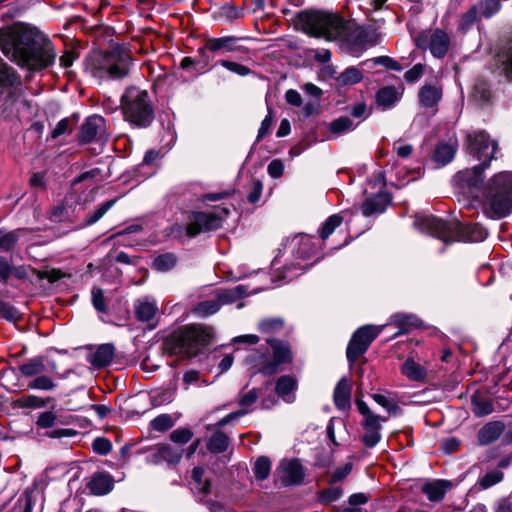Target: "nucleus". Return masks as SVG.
<instances>
[{
	"mask_svg": "<svg viewBox=\"0 0 512 512\" xmlns=\"http://www.w3.org/2000/svg\"><path fill=\"white\" fill-rule=\"evenodd\" d=\"M92 447H93L94 452H96L100 455H106L112 449V445H111L110 441H108L105 438H96L93 441Z\"/></svg>",
	"mask_w": 512,
	"mask_h": 512,
	"instance_id": "0e129e2a",
	"label": "nucleus"
},
{
	"mask_svg": "<svg viewBox=\"0 0 512 512\" xmlns=\"http://www.w3.org/2000/svg\"><path fill=\"white\" fill-rule=\"evenodd\" d=\"M121 106L125 120L132 125L144 128L151 124L154 111L147 91L128 88L121 97Z\"/></svg>",
	"mask_w": 512,
	"mask_h": 512,
	"instance_id": "0eeeda50",
	"label": "nucleus"
},
{
	"mask_svg": "<svg viewBox=\"0 0 512 512\" xmlns=\"http://www.w3.org/2000/svg\"><path fill=\"white\" fill-rule=\"evenodd\" d=\"M14 81V74L7 64L0 59V85H10Z\"/></svg>",
	"mask_w": 512,
	"mask_h": 512,
	"instance_id": "e2e57ef3",
	"label": "nucleus"
},
{
	"mask_svg": "<svg viewBox=\"0 0 512 512\" xmlns=\"http://www.w3.org/2000/svg\"><path fill=\"white\" fill-rule=\"evenodd\" d=\"M0 48L11 60L30 70H41L56 58L51 42L23 23L0 29Z\"/></svg>",
	"mask_w": 512,
	"mask_h": 512,
	"instance_id": "f257e3e1",
	"label": "nucleus"
},
{
	"mask_svg": "<svg viewBox=\"0 0 512 512\" xmlns=\"http://www.w3.org/2000/svg\"><path fill=\"white\" fill-rule=\"evenodd\" d=\"M351 383L343 377L334 389V403L338 409L345 410L350 407Z\"/></svg>",
	"mask_w": 512,
	"mask_h": 512,
	"instance_id": "5701e85b",
	"label": "nucleus"
},
{
	"mask_svg": "<svg viewBox=\"0 0 512 512\" xmlns=\"http://www.w3.org/2000/svg\"><path fill=\"white\" fill-rule=\"evenodd\" d=\"M220 64L227 70H229L237 75H240V76H246V75L250 74V72H251V70L247 66L242 65L237 62H233V61H229V60H222L220 62Z\"/></svg>",
	"mask_w": 512,
	"mask_h": 512,
	"instance_id": "4d7b16f0",
	"label": "nucleus"
},
{
	"mask_svg": "<svg viewBox=\"0 0 512 512\" xmlns=\"http://www.w3.org/2000/svg\"><path fill=\"white\" fill-rule=\"evenodd\" d=\"M452 487V483L447 480H434L425 482L421 491L427 496L432 502L441 501L446 492Z\"/></svg>",
	"mask_w": 512,
	"mask_h": 512,
	"instance_id": "a211bd4d",
	"label": "nucleus"
},
{
	"mask_svg": "<svg viewBox=\"0 0 512 512\" xmlns=\"http://www.w3.org/2000/svg\"><path fill=\"white\" fill-rule=\"evenodd\" d=\"M115 202H116V200L112 199V200H108V201L104 202L103 204H101L94 211L92 216L86 220V225H92V224L96 223L98 220H100L104 216V214L115 204Z\"/></svg>",
	"mask_w": 512,
	"mask_h": 512,
	"instance_id": "864d4df0",
	"label": "nucleus"
},
{
	"mask_svg": "<svg viewBox=\"0 0 512 512\" xmlns=\"http://www.w3.org/2000/svg\"><path fill=\"white\" fill-rule=\"evenodd\" d=\"M18 241V234L16 232L3 233L0 232V250L9 251L14 248Z\"/></svg>",
	"mask_w": 512,
	"mask_h": 512,
	"instance_id": "603ef678",
	"label": "nucleus"
},
{
	"mask_svg": "<svg viewBox=\"0 0 512 512\" xmlns=\"http://www.w3.org/2000/svg\"><path fill=\"white\" fill-rule=\"evenodd\" d=\"M56 422V415L50 411L43 412L37 419V425L41 428H50Z\"/></svg>",
	"mask_w": 512,
	"mask_h": 512,
	"instance_id": "338daca9",
	"label": "nucleus"
},
{
	"mask_svg": "<svg viewBox=\"0 0 512 512\" xmlns=\"http://www.w3.org/2000/svg\"><path fill=\"white\" fill-rule=\"evenodd\" d=\"M271 470V462L267 457H259L255 462L254 474L258 480H264L268 477Z\"/></svg>",
	"mask_w": 512,
	"mask_h": 512,
	"instance_id": "a18cd8bd",
	"label": "nucleus"
},
{
	"mask_svg": "<svg viewBox=\"0 0 512 512\" xmlns=\"http://www.w3.org/2000/svg\"><path fill=\"white\" fill-rule=\"evenodd\" d=\"M363 79V73L356 67L351 66L341 72L336 81L341 86L354 85L361 82Z\"/></svg>",
	"mask_w": 512,
	"mask_h": 512,
	"instance_id": "2f4dec72",
	"label": "nucleus"
},
{
	"mask_svg": "<svg viewBox=\"0 0 512 512\" xmlns=\"http://www.w3.org/2000/svg\"><path fill=\"white\" fill-rule=\"evenodd\" d=\"M442 97L439 85H424L419 91V101L424 108H435Z\"/></svg>",
	"mask_w": 512,
	"mask_h": 512,
	"instance_id": "b1692460",
	"label": "nucleus"
},
{
	"mask_svg": "<svg viewBox=\"0 0 512 512\" xmlns=\"http://www.w3.org/2000/svg\"><path fill=\"white\" fill-rule=\"evenodd\" d=\"M371 397L377 404L382 406L388 412H395L398 409L396 403L383 394L376 393L373 394Z\"/></svg>",
	"mask_w": 512,
	"mask_h": 512,
	"instance_id": "680f3d73",
	"label": "nucleus"
},
{
	"mask_svg": "<svg viewBox=\"0 0 512 512\" xmlns=\"http://www.w3.org/2000/svg\"><path fill=\"white\" fill-rule=\"evenodd\" d=\"M176 262V257L172 253H165L156 257L152 266L157 271L165 272L172 269Z\"/></svg>",
	"mask_w": 512,
	"mask_h": 512,
	"instance_id": "4c0bfd02",
	"label": "nucleus"
},
{
	"mask_svg": "<svg viewBox=\"0 0 512 512\" xmlns=\"http://www.w3.org/2000/svg\"><path fill=\"white\" fill-rule=\"evenodd\" d=\"M394 321L400 329L395 335L405 334L409 332L411 328L419 326V320L412 315H396Z\"/></svg>",
	"mask_w": 512,
	"mask_h": 512,
	"instance_id": "e433bc0d",
	"label": "nucleus"
},
{
	"mask_svg": "<svg viewBox=\"0 0 512 512\" xmlns=\"http://www.w3.org/2000/svg\"><path fill=\"white\" fill-rule=\"evenodd\" d=\"M281 481L285 485H296L302 482L304 471L298 460H283L278 467Z\"/></svg>",
	"mask_w": 512,
	"mask_h": 512,
	"instance_id": "dca6fc26",
	"label": "nucleus"
},
{
	"mask_svg": "<svg viewBox=\"0 0 512 512\" xmlns=\"http://www.w3.org/2000/svg\"><path fill=\"white\" fill-rule=\"evenodd\" d=\"M342 221L343 218L338 214H334L328 217L321 228V238L326 240L334 232V230L341 225Z\"/></svg>",
	"mask_w": 512,
	"mask_h": 512,
	"instance_id": "79ce46f5",
	"label": "nucleus"
},
{
	"mask_svg": "<svg viewBox=\"0 0 512 512\" xmlns=\"http://www.w3.org/2000/svg\"><path fill=\"white\" fill-rule=\"evenodd\" d=\"M402 374L412 381H422L426 377V370L423 366L412 359H407L401 368Z\"/></svg>",
	"mask_w": 512,
	"mask_h": 512,
	"instance_id": "7c9ffc66",
	"label": "nucleus"
},
{
	"mask_svg": "<svg viewBox=\"0 0 512 512\" xmlns=\"http://www.w3.org/2000/svg\"><path fill=\"white\" fill-rule=\"evenodd\" d=\"M0 315H2L5 319L15 322L20 318V313L13 306L3 302L0 307Z\"/></svg>",
	"mask_w": 512,
	"mask_h": 512,
	"instance_id": "69168bd1",
	"label": "nucleus"
},
{
	"mask_svg": "<svg viewBox=\"0 0 512 512\" xmlns=\"http://www.w3.org/2000/svg\"><path fill=\"white\" fill-rule=\"evenodd\" d=\"M48 400L42 399L36 395H24L16 400V405L20 408H42L48 403Z\"/></svg>",
	"mask_w": 512,
	"mask_h": 512,
	"instance_id": "ea45409f",
	"label": "nucleus"
},
{
	"mask_svg": "<svg viewBox=\"0 0 512 512\" xmlns=\"http://www.w3.org/2000/svg\"><path fill=\"white\" fill-rule=\"evenodd\" d=\"M355 128L356 124L347 116L339 117L330 124V132L337 135L350 132Z\"/></svg>",
	"mask_w": 512,
	"mask_h": 512,
	"instance_id": "c9c22d12",
	"label": "nucleus"
},
{
	"mask_svg": "<svg viewBox=\"0 0 512 512\" xmlns=\"http://www.w3.org/2000/svg\"><path fill=\"white\" fill-rule=\"evenodd\" d=\"M134 309L137 319L142 322L151 321L158 312L156 302L148 299L137 300L134 303Z\"/></svg>",
	"mask_w": 512,
	"mask_h": 512,
	"instance_id": "a878e982",
	"label": "nucleus"
},
{
	"mask_svg": "<svg viewBox=\"0 0 512 512\" xmlns=\"http://www.w3.org/2000/svg\"><path fill=\"white\" fill-rule=\"evenodd\" d=\"M258 328L263 333H274L283 328V321L279 318L265 319L259 323Z\"/></svg>",
	"mask_w": 512,
	"mask_h": 512,
	"instance_id": "8fccbe9b",
	"label": "nucleus"
},
{
	"mask_svg": "<svg viewBox=\"0 0 512 512\" xmlns=\"http://www.w3.org/2000/svg\"><path fill=\"white\" fill-rule=\"evenodd\" d=\"M416 45L422 49H429L436 58H443L450 47V36L441 29L423 33L416 38Z\"/></svg>",
	"mask_w": 512,
	"mask_h": 512,
	"instance_id": "4468645a",
	"label": "nucleus"
},
{
	"mask_svg": "<svg viewBox=\"0 0 512 512\" xmlns=\"http://www.w3.org/2000/svg\"><path fill=\"white\" fill-rule=\"evenodd\" d=\"M502 57L505 73L508 77L512 78V36L502 52Z\"/></svg>",
	"mask_w": 512,
	"mask_h": 512,
	"instance_id": "5fc2aeb1",
	"label": "nucleus"
},
{
	"mask_svg": "<svg viewBox=\"0 0 512 512\" xmlns=\"http://www.w3.org/2000/svg\"><path fill=\"white\" fill-rule=\"evenodd\" d=\"M12 274L19 279H25L30 278L32 276H36L38 279L48 278L51 282L59 278L56 272H41L30 266H19L15 268L12 267Z\"/></svg>",
	"mask_w": 512,
	"mask_h": 512,
	"instance_id": "c756f323",
	"label": "nucleus"
},
{
	"mask_svg": "<svg viewBox=\"0 0 512 512\" xmlns=\"http://www.w3.org/2000/svg\"><path fill=\"white\" fill-rule=\"evenodd\" d=\"M390 202V197L386 192L379 190L374 197H368L362 205V213L365 216H371L375 213L385 211Z\"/></svg>",
	"mask_w": 512,
	"mask_h": 512,
	"instance_id": "aec40b11",
	"label": "nucleus"
},
{
	"mask_svg": "<svg viewBox=\"0 0 512 512\" xmlns=\"http://www.w3.org/2000/svg\"><path fill=\"white\" fill-rule=\"evenodd\" d=\"M245 294L243 286L232 289H219L214 292L211 298L201 301L194 308L193 312L201 317L215 314L223 305L231 304Z\"/></svg>",
	"mask_w": 512,
	"mask_h": 512,
	"instance_id": "f8f14e48",
	"label": "nucleus"
},
{
	"mask_svg": "<svg viewBox=\"0 0 512 512\" xmlns=\"http://www.w3.org/2000/svg\"><path fill=\"white\" fill-rule=\"evenodd\" d=\"M139 453L145 454L147 464L158 465L162 463V455L160 445L139 450Z\"/></svg>",
	"mask_w": 512,
	"mask_h": 512,
	"instance_id": "49530a36",
	"label": "nucleus"
},
{
	"mask_svg": "<svg viewBox=\"0 0 512 512\" xmlns=\"http://www.w3.org/2000/svg\"><path fill=\"white\" fill-rule=\"evenodd\" d=\"M380 332L381 327L374 325H365L355 331L347 346L348 361L353 364L363 355Z\"/></svg>",
	"mask_w": 512,
	"mask_h": 512,
	"instance_id": "ddd939ff",
	"label": "nucleus"
},
{
	"mask_svg": "<svg viewBox=\"0 0 512 512\" xmlns=\"http://www.w3.org/2000/svg\"><path fill=\"white\" fill-rule=\"evenodd\" d=\"M92 303L99 312H106L105 298L103 290L97 287L92 289Z\"/></svg>",
	"mask_w": 512,
	"mask_h": 512,
	"instance_id": "052dcab7",
	"label": "nucleus"
},
{
	"mask_svg": "<svg viewBox=\"0 0 512 512\" xmlns=\"http://www.w3.org/2000/svg\"><path fill=\"white\" fill-rule=\"evenodd\" d=\"M193 437V433L188 428H178L170 434V439L174 443L185 444Z\"/></svg>",
	"mask_w": 512,
	"mask_h": 512,
	"instance_id": "6e6d98bb",
	"label": "nucleus"
},
{
	"mask_svg": "<svg viewBox=\"0 0 512 512\" xmlns=\"http://www.w3.org/2000/svg\"><path fill=\"white\" fill-rule=\"evenodd\" d=\"M503 478V474L500 471H491L486 473L480 480V485L483 488H489L498 482H500Z\"/></svg>",
	"mask_w": 512,
	"mask_h": 512,
	"instance_id": "13d9d810",
	"label": "nucleus"
},
{
	"mask_svg": "<svg viewBox=\"0 0 512 512\" xmlns=\"http://www.w3.org/2000/svg\"><path fill=\"white\" fill-rule=\"evenodd\" d=\"M114 481L108 473H95L88 482V488L94 495H105L113 489Z\"/></svg>",
	"mask_w": 512,
	"mask_h": 512,
	"instance_id": "412c9836",
	"label": "nucleus"
},
{
	"mask_svg": "<svg viewBox=\"0 0 512 512\" xmlns=\"http://www.w3.org/2000/svg\"><path fill=\"white\" fill-rule=\"evenodd\" d=\"M162 462H167L169 464L178 463L182 457V450L176 449L169 444L160 445Z\"/></svg>",
	"mask_w": 512,
	"mask_h": 512,
	"instance_id": "37998d69",
	"label": "nucleus"
},
{
	"mask_svg": "<svg viewBox=\"0 0 512 512\" xmlns=\"http://www.w3.org/2000/svg\"><path fill=\"white\" fill-rule=\"evenodd\" d=\"M423 71V65L416 64L404 74V79L409 83H414L422 76Z\"/></svg>",
	"mask_w": 512,
	"mask_h": 512,
	"instance_id": "774afa93",
	"label": "nucleus"
},
{
	"mask_svg": "<svg viewBox=\"0 0 512 512\" xmlns=\"http://www.w3.org/2000/svg\"><path fill=\"white\" fill-rule=\"evenodd\" d=\"M397 100V92L393 87H384L376 94V102L383 108L392 106Z\"/></svg>",
	"mask_w": 512,
	"mask_h": 512,
	"instance_id": "72a5a7b5",
	"label": "nucleus"
},
{
	"mask_svg": "<svg viewBox=\"0 0 512 512\" xmlns=\"http://www.w3.org/2000/svg\"><path fill=\"white\" fill-rule=\"evenodd\" d=\"M204 470L201 467H195L192 471V479L195 483L196 489L202 493H208L210 491V481L203 480Z\"/></svg>",
	"mask_w": 512,
	"mask_h": 512,
	"instance_id": "de8ad7c7",
	"label": "nucleus"
},
{
	"mask_svg": "<svg viewBox=\"0 0 512 512\" xmlns=\"http://www.w3.org/2000/svg\"><path fill=\"white\" fill-rule=\"evenodd\" d=\"M228 214L229 209L221 206L210 212H193L186 227L187 234L194 237L203 232L216 230L222 226Z\"/></svg>",
	"mask_w": 512,
	"mask_h": 512,
	"instance_id": "9d476101",
	"label": "nucleus"
},
{
	"mask_svg": "<svg viewBox=\"0 0 512 512\" xmlns=\"http://www.w3.org/2000/svg\"><path fill=\"white\" fill-rule=\"evenodd\" d=\"M291 246L296 252L297 258L307 259L314 253V245L311 237L297 235L291 240Z\"/></svg>",
	"mask_w": 512,
	"mask_h": 512,
	"instance_id": "bb28decb",
	"label": "nucleus"
},
{
	"mask_svg": "<svg viewBox=\"0 0 512 512\" xmlns=\"http://www.w3.org/2000/svg\"><path fill=\"white\" fill-rule=\"evenodd\" d=\"M109 136L106 128V120L99 115L88 117L82 124L79 140L82 143H90L93 141H105Z\"/></svg>",
	"mask_w": 512,
	"mask_h": 512,
	"instance_id": "2eb2a0df",
	"label": "nucleus"
},
{
	"mask_svg": "<svg viewBox=\"0 0 512 512\" xmlns=\"http://www.w3.org/2000/svg\"><path fill=\"white\" fill-rule=\"evenodd\" d=\"M56 384L52 378L46 375H39L28 383V388L35 390L50 391L55 388Z\"/></svg>",
	"mask_w": 512,
	"mask_h": 512,
	"instance_id": "c03bdc74",
	"label": "nucleus"
},
{
	"mask_svg": "<svg viewBox=\"0 0 512 512\" xmlns=\"http://www.w3.org/2000/svg\"><path fill=\"white\" fill-rule=\"evenodd\" d=\"M114 352L112 344H102L88 355V362L98 369L106 367L112 362Z\"/></svg>",
	"mask_w": 512,
	"mask_h": 512,
	"instance_id": "f3484780",
	"label": "nucleus"
},
{
	"mask_svg": "<svg viewBox=\"0 0 512 512\" xmlns=\"http://www.w3.org/2000/svg\"><path fill=\"white\" fill-rule=\"evenodd\" d=\"M478 8L477 6H472L467 12L461 15L458 24V30L461 32H466L469 30L473 24L477 21Z\"/></svg>",
	"mask_w": 512,
	"mask_h": 512,
	"instance_id": "a19ab883",
	"label": "nucleus"
},
{
	"mask_svg": "<svg viewBox=\"0 0 512 512\" xmlns=\"http://www.w3.org/2000/svg\"><path fill=\"white\" fill-rule=\"evenodd\" d=\"M173 426V420L168 414H161L151 421V427L156 431H166Z\"/></svg>",
	"mask_w": 512,
	"mask_h": 512,
	"instance_id": "3c124183",
	"label": "nucleus"
},
{
	"mask_svg": "<svg viewBox=\"0 0 512 512\" xmlns=\"http://www.w3.org/2000/svg\"><path fill=\"white\" fill-rule=\"evenodd\" d=\"M483 211L499 219L512 212V172L504 171L491 177L483 191Z\"/></svg>",
	"mask_w": 512,
	"mask_h": 512,
	"instance_id": "39448f33",
	"label": "nucleus"
},
{
	"mask_svg": "<svg viewBox=\"0 0 512 512\" xmlns=\"http://www.w3.org/2000/svg\"><path fill=\"white\" fill-rule=\"evenodd\" d=\"M229 444V438L223 432L214 433L208 441L207 447L213 453L224 452Z\"/></svg>",
	"mask_w": 512,
	"mask_h": 512,
	"instance_id": "f704fd0d",
	"label": "nucleus"
},
{
	"mask_svg": "<svg viewBox=\"0 0 512 512\" xmlns=\"http://www.w3.org/2000/svg\"><path fill=\"white\" fill-rule=\"evenodd\" d=\"M238 40L239 38L235 36L211 38L207 41L206 48L212 52L219 50H224L227 52L241 51V48L235 45Z\"/></svg>",
	"mask_w": 512,
	"mask_h": 512,
	"instance_id": "cd10ccee",
	"label": "nucleus"
},
{
	"mask_svg": "<svg viewBox=\"0 0 512 512\" xmlns=\"http://www.w3.org/2000/svg\"><path fill=\"white\" fill-rule=\"evenodd\" d=\"M299 25L309 35L328 41L345 39L350 31V23L337 13L328 11H305L298 16Z\"/></svg>",
	"mask_w": 512,
	"mask_h": 512,
	"instance_id": "20e7f679",
	"label": "nucleus"
},
{
	"mask_svg": "<svg viewBox=\"0 0 512 512\" xmlns=\"http://www.w3.org/2000/svg\"><path fill=\"white\" fill-rule=\"evenodd\" d=\"M263 190V184L260 180H253L250 190L247 195V199L250 203L255 204L260 200Z\"/></svg>",
	"mask_w": 512,
	"mask_h": 512,
	"instance_id": "bf43d9fd",
	"label": "nucleus"
},
{
	"mask_svg": "<svg viewBox=\"0 0 512 512\" xmlns=\"http://www.w3.org/2000/svg\"><path fill=\"white\" fill-rule=\"evenodd\" d=\"M267 342L273 349L272 359L265 353L253 352L246 358V362L256 368L257 371L265 375H271L277 371L280 364L290 362L292 355L287 344L275 339H268Z\"/></svg>",
	"mask_w": 512,
	"mask_h": 512,
	"instance_id": "1a4fd4ad",
	"label": "nucleus"
},
{
	"mask_svg": "<svg viewBox=\"0 0 512 512\" xmlns=\"http://www.w3.org/2000/svg\"><path fill=\"white\" fill-rule=\"evenodd\" d=\"M504 430L502 422H489L484 425L478 432V441L482 445H486L497 440Z\"/></svg>",
	"mask_w": 512,
	"mask_h": 512,
	"instance_id": "393cba45",
	"label": "nucleus"
},
{
	"mask_svg": "<svg viewBox=\"0 0 512 512\" xmlns=\"http://www.w3.org/2000/svg\"><path fill=\"white\" fill-rule=\"evenodd\" d=\"M359 413L363 416L361 425L363 427V435L361 440L366 447L372 448L381 440L382 423L386 422V418H381L373 413L368 405L360 398L355 401Z\"/></svg>",
	"mask_w": 512,
	"mask_h": 512,
	"instance_id": "9b49d317",
	"label": "nucleus"
},
{
	"mask_svg": "<svg viewBox=\"0 0 512 512\" xmlns=\"http://www.w3.org/2000/svg\"><path fill=\"white\" fill-rule=\"evenodd\" d=\"M500 8L501 4L499 0H484L479 5L481 15L486 18L492 17L500 10Z\"/></svg>",
	"mask_w": 512,
	"mask_h": 512,
	"instance_id": "09e8293b",
	"label": "nucleus"
},
{
	"mask_svg": "<svg viewBox=\"0 0 512 512\" xmlns=\"http://www.w3.org/2000/svg\"><path fill=\"white\" fill-rule=\"evenodd\" d=\"M472 411L476 416L483 417L493 412V405L489 400L473 396Z\"/></svg>",
	"mask_w": 512,
	"mask_h": 512,
	"instance_id": "58836bf2",
	"label": "nucleus"
},
{
	"mask_svg": "<svg viewBox=\"0 0 512 512\" xmlns=\"http://www.w3.org/2000/svg\"><path fill=\"white\" fill-rule=\"evenodd\" d=\"M415 225L421 232L430 234L446 244L454 241L480 242L488 235L478 224H462L456 220L446 222L434 216L417 218Z\"/></svg>",
	"mask_w": 512,
	"mask_h": 512,
	"instance_id": "7ed1b4c3",
	"label": "nucleus"
},
{
	"mask_svg": "<svg viewBox=\"0 0 512 512\" xmlns=\"http://www.w3.org/2000/svg\"><path fill=\"white\" fill-rule=\"evenodd\" d=\"M465 149L481 164L470 169L459 171L453 178L457 193L471 199L479 197L480 184L483 182V171L489 167L490 160L496 158L497 143L483 131L467 135Z\"/></svg>",
	"mask_w": 512,
	"mask_h": 512,
	"instance_id": "f03ea898",
	"label": "nucleus"
},
{
	"mask_svg": "<svg viewBox=\"0 0 512 512\" xmlns=\"http://www.w3.org/2000/svg\"><path fill=\"white\" fill-rule=\"evenodd\" d=\"M257 399H258V393H257L256 389H252V390L242 394L238 401L239 405L242 408L238 411H235V412H232V413L226 415L224 418H222L219 421V425L224 426V425L246 415L248 413V410L245 408L254 404L257 401Z\"/></svg>",
	"mask_w": 512,
	"mask_h": 512,
	"instance_id": "6ab92c4d",
	"label": "nucleus"
},
{
	"mask_svg": "<svg viewBox=\"0 0 512 512\" xmlns=\"http://www.w3.org/2000/svg\"><path fill=\"white\" fill-rule=\"evenodd\" d=\"M297 389L296 380L289 376H281L278 378L275 386L277 395L287 403H292L295 400V391Z\"/></svg>",
	"mask_w": 512,
	"mask_h": 512,
	"instance_id": "4be33fe9",
	"label": "nucleus"
},
{
	"mask_svg": "<svg viewBox=\"0 0 512 512\" xmlns=\"http://www.w3.org/2000/svg\"><path fill=\"white\" fill-rule=\"evenodd\" d=\"M212 336L213 330L210 327L198 324L183 326L165 339L164 351L181 357L195 356L210 343Z\"/></svg>",
	"mask_w": 512,
	"mask_h": 512,
	"instance_id": "423d86ee",
	"label": "nucleus"
},
{
	"mask_svg": "<svg viewBox=\"0 0 512 512\" xmlns=\"http://www.w3.org/2000/svg\"><path fill=\"white\" fill-rule=\"evenodd\" d=\"M455 152V145L451 143H441L435 149L434 160L441 165H445L454 158Z\"/></svg>",
	"mask_w": 512,
	"mask_h": 512,
	"instance_id": "473e14b6",
	"label": "nucleus"
},
{
	"mask_svg": "<svg viewBox=\"0 0 512 512\" xmlns=\"http://www.w3.org/2000/svg\"><path fill=\"white\" fill-rule=\"evenodd\" d=\"M19 371L24 377L39 376L46 371L45 358L33 357L19 366Z\"/></svg>",
	"mask_w": 512,
	"mask_h": 512,
	"instance_id": "c85d7f7f",
	"label": "nucleus"
},
{
	"mask_svg": "<svg viewBox=\"0 0 512 512\" xmlns=\"http://www.w3.org/2000/svg\"><path fill=\"white\" fill-rule=\"evenodd\" d=\"M132 59L120 49H114L106 54L96 55L90 65L91 74L99 79H121L129 74Z\"/></svg>",
	"mask_w": 512,
	"mask_h": 512,
	"instance_id": "6e6552de",
	"label": "nucleus"
}]
</instances>
